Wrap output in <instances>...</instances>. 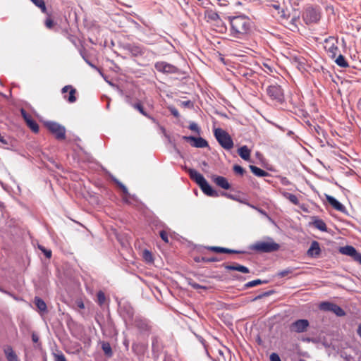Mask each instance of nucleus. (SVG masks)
Returning <instances> with one entry per match:
<instances>
[{"label":"nucleus","instance_id":"1","mask_svg":"<svg viewBox=\"0 0 361 361\" xmlns=\"http://www.w3.org/2000/svg\"><path fill=\"white\" fill-rule=\"evenodd\" d=\"M231 25V35L233 37L243 39L247 37L251 31L252 21L244 16L229 17Z\"/></svg>","mask_w":361,"mask_h":361},{"label":"nucleus","instance_id":"2","mask_svg":"<svg viewBox=\"0 0 361 361\" xmlns=\"http://www.w3.org/2000/svg\"><path fill=\"white\" fill-rule=\"evenodd\" d=\"M322 17L321 9L318 6H307L302 12V18L307 25L317 23Z\"/></svg>","mask_w":361,"mask_h":361},{"label":"nucleus","instance_id":"3","mask_svg":"<svg viewBox=\"0 0 361 361\" xmlns=\"http://www.w3.org/2000/svg\"><path fill=\"white\" fill-rule=\"evenodd\" d=\"M250 248L259 253H269L279 250L280 245L269 238L268 241L256 242L250 246Z\"/></svg>","mask_w":361,"mask_h":361},{"label":"nucleus","instance_id":"4","mask_svg":"<svg viewBox=\"0 0 361 361\" xmlns=\"http://www.w3.org/2000/svg\"><path fill=\"white\" fill-rule=\"evenodd\" d=\"M214 136L219 145L225 149H231L233 147V142L230 135L221 128H216Z\"/></svg>","mask_w":361,"mask_h":361},{"label":"nucleus","instance_id":"5","mask_svg":"<svg viewBox=\"0 0 361 361\" xmlns=\"http://www.w3.org/2000/svg\"><path fill=\"white\" fill-rule=\"evenodd\" d=\"M44 126L57 140H61L66 138V128L59 123L47 121L44 123Z\"/></svg>","mask_w":361,"mask_h":361},{"label":"nucleus","instance_id":"6","mask_svg":"<svg viewBox=\"0 0 361 361\" xmlns=\"http://www.w3.org/2000/svg\"><path fill=\"white\" fill-rule=\"evenodd\" d=\"M155 69L160 73L164 74H180V70L173 66V64L169 63L165 61H157L154 64Z\"/></svg>","mask_w":361,"mask_h":361},{"label":"nucleus","instance_id":"7","mask_svg":"<svg viewBox=\"0 0 361 361\" xmlns=\"http://www.w3.org/2000/svg\"><path fill=\"white\" fill-rule=\"evenodd\" d=\"M267 93L268 96L273 100L279 103L284 101L283 90L279 85H271L267 87Z\"/></svg>","mask_w":361,"mask_h":361},{"label":"nucleus","instance_id":"8","mask_svg":"<svg viewBox=\"0 0 361 361\" xmlns=\"http://www.w3.org/2000/svg\"><path fill=\"white\" fill-rule=\"evenodd\" d=\"M338 39L334 37H329L324 39V49L329 53V56L331 59H335L337 53L339 51L338 47Z\"/></svg>","mask_w":361,"mask_h":361},{"label":"nucleus","instance_id":"9","mask_svg":"<svg viewBox=\"0 0 361 361\" xmlns=\"http://www.w3.org/2000/svg\"><path fill=\"white\" fill-rule=\"evenodd\" d=\"M309 326L310 322L307 319H300L291 323L289 326V329L291 332L294 333H304L307 331Z\"/></svg>","mask_w":361,"mask_h":361},{"label":"nucleus","instance_id":"10","mask_svg":"<svg viewBox=\"0 0 361 361\" xmlns=\"http://www.w3.org/2000/svg\"><path fill=\"white\" fill-rule=\"evenodd\" d=\"M20 114L27 126L30 128V130L35 133H38L39 126L37 123L32 118V116L28 114L24 109H21Z\"/></svg>","mask_w":361,"mask_h":361},{"label":"nucleus","instance_id":"11","mask_svg":"<svg viewBox=\"0 0 361 361\" xmlns=\"http://www.w3.org/2000/svg\"><path fill=\"white\" fill-rule=\"evenodd\" d=\"M135 326L142 333L149 332L152 328L149 321L142 317H136L135 319Z\"/></svg>","mask_w":361,"mask_h":361},{"label":"nucleus","instance_id":"12","mask_svg":"<svg viewBox=\"0 0 361 361\" xmlns=\"http://www.w3.org/2000/svg\"><path fill=\"white\" fill-rule=\"evenodd\" d=\"M183 140L186 141H191V145L197 148H204L209 146L208 142L204 138L199 137H195L193 136H183Z\"/></svg>","mask_w":361,"mask_h":361},{"label":"nucleus","instance_id":"13","mask_svg":"<svg viewBox=\"0 0 361 361\" xmlns=\"http://www.w3.org/2000/svg\"><path fill=\"white\" fill-rule=\"evenodd\" d=\"M212 180L219 188H223L224 190H228L231 188V184L228 183V180L221 176L212 175L211 176Z\"/></svg>","mask_w":361,"mask_h":361},{"label":"nucleus","instance_id":"14","mask_svg":"<svg viewBox=\"0 0 361 361\" xmlns=\"http://www.w3.org/2000/svg\"><path fill=\"white\" fill-rule=\"evenodd\" d=\"M199 187L200 188L202 191L207 196L213 197H217L219 196V193L212 188V186L208 183L207 180H205L202 183H201L199 185Z\"/></svg>","mask_w":361,"mask_h":361},{"label":"nucleus","instance_id":"15","mask_svg":"<svg viewBox=\"0 0 361 361\" xmlns=\"http://www.w3.org/2000/svg\"><path fill=\"white\" fill-rule=\"evenodd\" d=\"M325 196L327 202L334 209L343 213L345 212V207L335 197L329 195H325Z\"/></svg>","mask_w":361,"mask_h":361},{"label":"nucleus","instance_id":"16","mask_svg":"<svg viewBox=\"0 0 361 361\" xmlns=\"http://www.w3.org/2000/svg\"><path fill=\"white\" fill-rule=\"evenodd\" d=\"M126 49L133 56H138L145 54V48L138 44H127Z\"/></svg>","mask_w":361,"mask_h":361},{"label":"nucleus","instance_id":"17","mask_svg":"<svg viewBox=\"0 0 361 361\" xmlns=\"http://www.w3.org/2000/svg\"><path fill=\"white\" fill-rule=\"evenodd\" d=\"M222 267L225 268V269L228 271H238L242 273L247 274L250 273V269L241 264H239L238 263H233V264H223Z\"/></svg>","mask_w":361,"mask_h":361},{"label":"nucleus","instance_id":"18","mask_svg":"<svg viewBox=\"0 0 361 361\" xmlns=\"http://www.w3.org/2000/svg\"><path fill=\"white\" fill-rule=\"evenodd\" d=\"M187 171L190 176V178L195 181L198 185L202 183L206 179L204 177L197 172L195 169H188Z\"/></svg>","mask_w":361,"mask_h":361},{"label":"nucleus","instance_id":"19","mask_svg":"<svg viewBox=\"0 0 361 361\" xmlns=\"http://www.w3.org/2000/svg\"><path fill=\"white\" fill-rule=\"evenodd\" d=\"M321 252L319 243L317 241H312L307 254L311 257H317Z\"/></svg>","mask_w":361,"mask_h":361},{"label":"nucleus","instance_id":"20","mask_svg":"<svg viewBox=\"0 0 361 361\" xmlns=\"http://www.w3.org/2000/svg\"><path fill=\"white\" fill-rule=\"evenodd\" d=\"M4 352L8 361H20L16 353L11 346H6Z\"/></svg>","mask_w":361,"mask_h":361},{"label":"nucleus","instance_id":"21","mask_svg":"<svg viewBox=\"0 0 361 361\" xmlns=\"http://www.w3.org/2000/svg\"><path fill=\"white\" fill-rule=\"evenodd\" d=\"M129 104L131 105V106H133L134 109L137 110L142 115H143L144 116H145L152 121H154V118L145 111L143 106L142 105V104L140 102H137V103L129 102Z\"/></svg>","mask_w":361,"mask_h":361},{"label":"nucleus","instance_id":"22","mask_svg":"<svg viewBox=\"0 0 361 361\" xmlns=\"http://www.w3.org/2000/svg\"><path fill=\"white\" fill-rule=\"evenodd\" d=\"M356 251H357L356 249L351 245H346L344 247H341L339 249V252L341 254L347 255V256H350L352 257H353V255H355Z\"/></svg>","mask_w":361,"mask_h":361},{"label":"nucleus","instance_id":"23","mask_svg":"<svg viewBox=\"0 0 361 361\" xmlns=\"http://www.w3.org/2000/svg\"><path fill=\"white\" fill-rule=\"evenodd\" d=\"M114 182L116 183V185L121 189L124 197H123V200L126 203H130L128 200V197L130 196V195L128 192V188L118 180L114 179Z\"/></svg>","mask_w":361,"mask_h":361},{"label":"nucleus","instance_id":"24","mask_svg":"<svg viewBox=\"0 0 361 361\" xmlns=\"http://www.w3.org/2000/svg\"><path fill=\"white\" fill-rule=\"evenodd\" d=\"M238 154L243 159L247 161L250 158V150L246 145L242 146L238 149Z\"/></svg>","mask_w":361,"mask_h":361},{"label":"nucleus","instance_id":"25","mask_svg":"<svg viewBox=\"0 0 361 361\" xmlns=\"http://www.w3.org/2000/svg\"><path fill=\"white\" fill-rule=\"evenodd\" d=\"M34 302L38 310L42 312H46L47 311V307L45 302L39 297H35Z\"/></svg>","mask_w":361,"mask_h":361},{"label":"nucleus","instance_id":"26","mask_svg":"<svg viewBox=\"0 0 361 361\" xmlns=\"http://www.w3.org/2000/svg\"><path fill=\"white\" fill-rule=\"evenodd\" d=\"M249 167H250L251 171L255 176H257L258 177H264V176H267L269 175L268 172H267L264 170L261 169L260 168H259L257 166H253V165H250Z\"/></svg>","mask_w":361,"mask_h":361},{"label":"nucleus","instance_id":"27","mask_svg":"<svg viewBox=\"0 0 361 361\" xmlns=\"http://www.w3.org/2000/svg\"><path fill=\"white\" fill-rule=\"evenodd\" d=\"M313 226L317 228L318 230L321 231H327V226L325 224V222L320 219H315L312 222Z\"/></svg>","mask_w":361,"mask_h":361},{"label":"nucleus","instance_id":"28","mask_svg":"<svg viewBox=\"0 0 361 361\" xmlns=\"http://www.w3.org/2000/svg\"><path fill=\"white\" fill-rule=\"evenodd\" d=\"M194 259L196 262H219L221 260L220 259H219L216 257H195Z\"/></svg>","mask_w":361,"mask_h":361},{"label":"nucleus","instance_id":"29","mask_svg":"<svg viewBox=\"0 0 361 361\" xmlns=\"http://www.w3.org/2000/svg\"><path fill=\"white\" fill-rule=\"evenodd\" d=\"M282 195L286 199L288 200L293 204L298 205L299 204V200L296 195L288 192H283Z\"/></svg>","mask_w":361,"mask_h":361},{"label":"nucleus","instance_id":"30","mask_svg":"<svg viewBox=\"0 0 361 361\" xmlns=\"http://www.w3.org/2000/svg\"><path fill=\"white\" fill-rule=\"evenodd\" d=\"M76 90L74 87H71L69 90L68 96L64 95L63 97L66 99L69 103H74L76 101L75 97Z\"/></svg>","mask_w":361,"mask_h":361},{"label":"nucleus","instance_id":"31","mask_svg":"<svg viewBox=\"0 0 361 361\" xmlns=\"http://www.w3.org/2000/svg\"><path fill=\"white\" fill-rule=\"evenodd\" d=\"M52 356L54 361H67L63 353L59 350L56 349L55 351H53Z\"/></svg>","mask_w":361,"mask_h":361},{"label":"nucleus","instance_id":"32","mask_svg":"<svg viewBox=\"0 0 361 361\" xmlns=\"http://www.w3.org/2000/svg\"><path fill=\"white\" fill-rule=\"evenodd\" d=\"M334 61L338 66L342 68H346L349 66L345 57L341 54H339Z\"/></svg>","mask_w":361,"mask_h":361},{"label":"nucleus","instance_id":"33","mask_svg":"<svg viewBox=\"0 0 361 361\" xmlns=\"http://www.w3.org/2000/svg\"><path fill=\"white\" fill-rule=\"evenodd\" d=\"M102 348L104 353V354L107 356V357H111L113 355V352H112V349H111V347L110 345V344L108 343V342H102Z\"/></svg>","mask_w":361,"mask_h":361},{"label":"nucleus","instance_id":"34","mask_svg":"<svg viewBox=\"0 0 361 361\" xmlns=\"http://www.w3.org/2000/svg\"><path fill=\"white\" fill-rule=\"evenodd\" d=\"M37 7L39 8L43 13H47L44 0H30Z\"/></svg>","mask_w":361,"mask_h":361},{"label":"nucleus","instance_id":"35","mask_svg":"<svg viewBox=\"0 0 361 361\" xmlns=\"http://www.w3.org/2000/svg\"><path fill=\"white\" fill-rule=\"evenodd\" d=\"M267 281H262L261 279H255L251 281L247 282L244 285L245 288H250L258 285L267 283Z\"/></svg>","mask_w":361,"mask_h":361},{"label":"nucleus","instance_id":"36","mask_svg":"<svg viewBox=\"0 0 361 361\" xmlns=\"http://www.w3.org/2000/svg\"><path fill=\"white\" fill-rule=\"evenodd\" d=\"M294 270H295V269L293 267H288L286 269L279 271L276 276L279 278H283L285 276H288L289 275H290L293 273Z\"/></svg>","mask_w":361,"mask_h":361},{"label":"nucleus","instance_id":"37","mask_svg":"<svg viewBox=\"0 0 361 361\" xmlns=\"http://www.w3.org/2000/svg\"><path fill=\"white\" fill-rule=\"evenodd\" d=\"M298 21V17L293 16L290 19V20L288 22V27L292 31H295V30H298V25H297Z\"/></svg>","mask_w":361,"mask_h":361},{"label":"nucleus","instance_id":"38","mask_svg":"<svg viewBox=\"0 0 361 361\" xmlns=\"http://www.w3.org/2000/svg\"><path fill=\"white\" fill-rule=\"evenodd\" d=\"M331 312H334L336 316L343 317L345 314V311L338 305L334 303Z\"/></svg>","mask_w":361,"mask_h":361},{"label":"nucleus","instance_id":"39","mask_svg":"<svg viewBox=\"0 0 361 361\" xmlns=\"http://www.w3.org/2000/svg\"><path fill=\"white\" fill-rule=\"evenodd\" d=\"M334 303L330 302H323L319 305L321 310L331 312Z\"/></svg>","mask_w":361,"mask_h":361},{"label":"nucleus","instance_id":"40","mask_svg":"<svg viewBox=\"0 0 361 361\" xmlns=\"http://www.w3.org/2000/svg\"><path fill=\"white\" fill-rule=\"evenodd\" d=\"M142 257L144 258V259L148 262V263H151L153 262V256H152V254L150 251L147 250H145L142 252Z\"/></svg>","mask_w":361,"mask_h":361},{"label":"nucleus","instance_id":"41","mask_svg":"<svg viewBox=\"0 0 361 361\" xmlns=\"http://www.w3.org/2000/svg\"><path fill=\"white\" fill-rule=\"evenodd\" d=\"M188 284L193 288L195 289H199V288H202V289H204V290H206L207 289V287L206 286H201L198 283H197L196 282H195L192 279H189L188 280Z\"/></svg>","mask_w":361,"mask_h":361},{"label":"nucleus","instance_id":"42","mask_svg":"<svg viewBox=\"0 0 361 361\" xmlns=\"http://www.w3.org/2000/svg\"><path fill=\"white\" fill-rule=\"evenodd\" d=\"M106 300V297L104 293L102 291H99L97 293V302L99 305H102Z\"/></svg>","mask_w":361,"mask_h":361},{"label":"nucleus","instance_id":"43","mask_svg":"<svg viewBox=\"0 0 361 361\" xmlns=\"http://www.w3.org/2000/svg\"><path fill=\"white\" fill-rule=\"evenodd\" d=\"M39 249L44 254L47 258L49 259L51 257V250L46 249L42 245L38 246Z\"/></svg>","mask_w":361,"mask_h":361},{"label":"nucleus","instance_id":"44","mask_svg":"<svg viewBox=\"0 0 361 361\" xmlns=\"http://www.w3.org/2000/svg\"><path fill=\"white\" fill-rule=\"evenodd\" d=\"M222 253H226V254H240V253H245L244 251H240V250H232L229 248L223 247Z\"/></svg>","mask_w":361,"mask_h":361},{"label":"nucleus","instance_id":"45","mask_svg":"<svg viewBox=\"0 0 361 361\" xmlns=\"http://www.w3.org/2000/svg\"><path fill=\"white\" fill-rule=\"evenodd\" d=\"M44 24L48 29H51L55 25L54 21L51 19L50 16L46 18Z\"/></svg>","mask_w":361,"mask_h":361},{"label":"nucleus","instance_id":"46","mask_svg":"<svg viewBox=\"0 0 361 361\" xmlns=\"http://www.w3.org/2000/svg\"><path fill=\"white\" fill-rule=\"evenodd\" d=\"M80 55L82 57V59L85 61V62L90 66H91L92 68H94V69H97V66L95 65H94L93 63H92L89 59H87V54L85 51H80Z\"/></svg>","mask_w":361,"mask_h":361},{"label":"nucleus","instance_id":"47","mask_svg":"<svg viewBox=\"0 0 361 361\" xmlns=\"http://www.w3.org/2000/svg\"><path fill=\"white\" fill-rule=\"evenodd\" d=\"M124 308L126 310V315H127L128 318L130 319H133V315H134V310H133V309L130 306H129V305L126 306V307H124Z\"/></svg>","mask_w":361,"mask_h":361},{"label":"nucleus","instance_id":"48","mask_svg":"<svg viewBox=\"0 0 361 361\" xmlns=\"http://www.w3.org/2000/svg\"><path fill=\"white\" fill-rule=\"evenodd\" d=\"M233 171L235 173L239 174L240 176H243L245 173V169L239 165H235L233 166Z\"/></svg>","mask_w":361,"mask_h":361},{"label":"nucleus","instance_id":"49","mask_svg":"<svg viewBox=\"0 0 361 361\" xmlns=\"http://www.w3.org/2000/svg\"><path fill=\"white\" fill-rule=\"evenodd\" d=\"M274 293V290H269V291H266V292H264L258 295H257L255 298H254V300H259V299H262L263 297H266V296H269L271 295L272 293Z\"/></svg>","mask_w":361,"mask_h":361},{"label":"nucleus","instance_id":"50","mask_svg":"<svg viewBox=\"0 0 361 361\" xmlns=\"http://www.w3.org/2000/svg\"><path fill=\"white\" fill-rule=\"evenodd\" d=\"M208 250L218 252V253H222L223 247H218V246H208L206 247Z\"/></svg>","mask_w":361,"mask_h":361},{"label":"nucleus","instance_id":"51","mask_svg":"<svg viewBox=\"0 0 361 361\" xmlns=\"http://www.w3.org/2000/svg\"><path fill=\"white\" fill-rule=\"evenodd\" d=\"M152 348L153 351H158V338L157 337L152 338Z\"/></svg>","mask_w":361,"mask_h":361},{"label":"nucleus","instance_id":"52","mask_svg":"<svg viewBox=\"0 0 361 361\" xmlns=\"http://www.w3.org/2000/svg\"><path fill=\"white\" fill-rule=\"evenodd\" d=\"M171 114L176 118H178L180 116L179 112L178 109L173 106H171L169 108Z\"/></svg>","mask_w":361,"mask_h":361},{"label":"nucleus","instance_id":"53","mask_svg":"<svg viewBox=\"0 0 361 361\" xmlns=\"http://www.w3.org/2000/svg\"><path fill=\"white\" fill-rule=\"evenodd\" d=\"M161 238L165 242L169 243L168 233L165 231H161L159 233Z\"/></svg>","mask_w":361,"mask_h":361},{"label":"nucleus","instance_id":"54","mask_svg":"<svg viewBox=\"0 0 361 361\" xmlns=\"http://www.w3.org/2000/svg\"><path fill=\"white\" fill-rule=\"evenodd\" d=\"M221 195V196H224V197H226L228 199H231V200H236V197L232 195V194H230V193H228L226 192H221L219 195Z\"/></svg>","mask_w":361,"mask_h":361},{"label":"nucleus","instance_id":"55","mask_svg":"<svg viewBox=\"0 0 361 361\" xmlns=\"http://www.w3.org/2000/svg\"><path fill=\"white\" fill-rule=\"evenodd\" d=\"M189 128L192 131H195L198 133H200V128L195 123H190Z\"/></svg>","mask_w":361,"mask_h":361},{"label":"nucleus","instance_id":"56","mask_svg":"<svg viewBox=\"0 0 361 361\" xmlns=\"http://www.w3.org/2000/svg\"><path fill=\"white\" fill-rule=\"evenodd\" d=\"M270 361H281L277 353H273L270 355Z\"/></svg>","mask_w":361,"mask_h":361},{"label":"nucleus","instance_id":"57","mask_svg":"<svg viewBox=\"0 0 361 361\" xmlns=\"http://www.w3.org/2000/svg\"><path fill=\"white\" fill-rule=\"evenodd\" d=\"M353 259L355 261L359 262L361 264V253L356 251V253L355 255H353Z\"/></svg>","mask_w":361,"mask_h":361},{"label":"nucleus","instance_id":"58","mask_svg":"<svg viewBox=\"0 0 361 361\" xmlns=\"http://www.w3.org/2000/svg\"><path fill=\"white\" fill-rule=\"evenodd\" d=\"M181 105L184 107H188V108H191L192 107L193 104L192 103L191 101L190 100H187V101H183L181 102Z\"/></svg>","mask_w":361,"mask_h":361},{"label":"nucleus","instance_id":"59","mask_svg":"<svg viewBox=\"0 0 361 361\" xmlns=\"http://www.w3.org/2000/svg\"><path fill=\"white\" fill-rule=\"evenodd\" d=\"M279 13L280 14V17L283 19L287 20L290 17L289 14H286V12L284 10H281Z\"/></svg>","mask_w":361,"mask_h":361},{"label":"nucleus","instance_id":"60","mask_svg":"<svg viewBox=\"0 0 361 361\" xmlns=\"http://www.w3.org/2000/svg\"><path fill=\"white\" fill-rule=\"evenodd\" d=\"M209 18L213 20H216L219 19V16L216 13L214 12L209 15Z\"/></svg>","mask_w":361,"mask_h":361},{"label":"nucleus","instance_id":"61","mask_svg":"<svg viewBox=\"0 0 361 361\" xmlns=\"http://www.w3.org/2000/svg\"><path fill=\"white\" fill-rule=\"evenodd\" d=\"M71 87H72V86H71V85H66V86H64V87L62 88V90H61V92H62V94H65V93H66L68 91H69V90H70V89H71Z\"/></svg>","mask_w":361,"mask_h":361},{"label":"nucleus","instance_id":"62","mask_svg":"<svg viewBox=\"0 0 361 361\" xmlns=\"http://www.w3.org/2000/svg\"><path fill=\"white\" fill-rule=\"evenodd\" d=\"M32 340L34 343H37L39 341L38 336L35 334H32Z\"/></svg>","mask_w":361,"mask_h":361},{"label":"nucleus","instance_id":"63","mask_svg":"<svg viewBox=\"0 0 361 361\" xmlns=\"http://www.w3.org/2000/svg\"><path fill=\"white\" fill-rule=\"evenodd\" d=\"M313 128L319 135L320 134V130H322L319 125L314 126Z\"/></svg>","mask_w":361,"mask_h":361},{"label":"nucleus","instance_id":"64","mask_svg":"<svg viewBox=\"0 0 361 361\" xmlns=\"http://www.w3.org/2000/svg\"><path fill=\"white\" fill-rule=\"evenodd\" d=\"M77 305H78V307L80 309H84V308H85L84 303H83V302H82V301H81V300L77 301Z\"/></svg>","mask_w":361,"mask_h":361}]
</instances>
